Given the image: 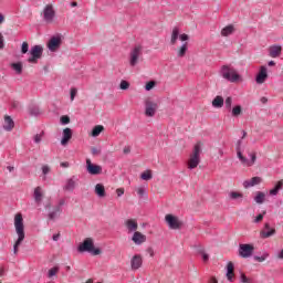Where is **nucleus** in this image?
I'll use <instances>...</instances> for the list:
<instances>
[{
    "label": "nucleus",
    "instance_id": "44",
    "mask_svg": "<svg viewBox=\"0 0 283 283\" xmlns=\"http://www.w3.org/2000/svg\"><path fill=\"white\" fill-rule=\"evenodd\" d=\"M119 90H129V82L122 80L119 84Z\"/></svg>",
    "mask_w": 283,
    "mask_h": 283
},
{
    "label": "nucleus",
    "instance_id": "10",
    "mask_svg": "<svg viewBox=\"0 0 283 283\" xmlns=\"http://www.w3.org/2000/svg\"><path fill=\"white\" fill-rule=\"evenodd\" d=\"M253 251H255V248L253 247V244H249V243H241L239 245V255L240 258H251V255H253Z\"/></svg>",
    "mask_w": 283,
    "mask_h": 283
},
{
    "label": "nucleus",
    "instance_id": "62",
    "mask_svg": "<svg viewBox=\"0 0 283 283\" xmlns=\"http://www.w3.org/2000/svg\"><path fill=\"white\" fill-rule=\"evenodd\" d=\"M261 103H263V105H264V104L269 103V99L266 97H261Z\"/></svg>",
    "mask_w": 283,
    "mask_h": 283
},
{
    "label": "nucleus",
    "instance_id": "26",
    "mask_svg": "<svg viewBox=\"0 0 283 283\" xmlns=\"http://www.w3.org/2000/svg\"><path fill=\"white\" fill-rule=\"evenodd\" d=\"M61 213H63V208L55 207L54 210L48 214V218L49 220H55L56 218H59V216H61Z\"/></svg>",
    "mask_w": 283,
    "mask_h": 283
},
{
    "label": "nucleus",
    "instance_id": "55",
    "mask_svg": "<svg viewBox=\"0 0 283 283\" xmlns=\"http://www.w3.org/2000/svg\"><path fill=\"white\" fill-rule=\"evenodd\" d=\"M277 193H280V190H277L275 187L270 190V196H277Z\"/></svg>",
    "mask_w": 283,
    "mask_h": 283
},
{
    "label": "nucleus",
    "instance_id": "56",
    "mask_svg": "<svg viewBox=\"0 0 283 283\" xmlns=\"http://www.w3.org/2000/svg\"><path fill=\"white\" fill-rule=\"evenodd\" d=\"M6 48V44L3 43V34L0 32V50H3Z\"/></svg>",
    "mask_w": 283,
    "mask_h": 283
},
{
    "label": "nucleus",
    "instance_id": "3",
    "mask_svg": "<svg viewBox=\"0 0 283 283\" xmlns=\"http://www.w3.org/2000/svg\"><path fill=\"white\" fill-rule=\"evenodd\" d=\"M220 75L230 83H238V81H240V74H238V71L231 65L221 66Z\"/></svg>",
    "mask_w": 283,
    "mask_h": 283
},
{
    "label": "nucleus",
    "instance_id": "32",
    "mask_svg": "<svg viewBox=\"0 0 283 283\" xmlns=\"http://www.w3.org/2000/svg\"><path fill=\"white\" fill-rule=\"evenodd\" d=\"M264 200H266V195L262 191H258L254 197L256 205H263Z\"/></svg>",
    "mask_w": 283,
    "mask_h": 283
},
{
    "label": "nucleus",
    "instance_id": "48",
    "mask_svg": "<svg viewBox=\"0 0 283 283\" xmlns=\"http://www.w3.org/2000/svg\"><path fill=\"white\" fill-rule=\"evenodd\" d=\"M49 172H50V166L43 165L42 166V174H43V176H48Z\"/></svg>",
    "mask_w": 283,
    "mask_h": 283
},
{
    "label": "nucleus",
    "instance_id": "52",
    "mask_svg": "<svg viewBox=\"0 0 283 283\" xmlns=\"http://www.w3.org/2000/svg\"><path fill=\"white\" fill-rule=\"evenodd\" d=\"M91 151H92V155H93V156H98V155H101V149H98V148H96V147H93Z\"/></svg>",
    "mask_w": 283,
    "mask_h": 283
},
{
    "label": "nucleus",
    "instance_id": "63",
    "mask_svg": "<svg viewBox=\"0 0 283 283\" xmlns=\"http://www.w3.org/2000/svg\"><path fill=\"white\" fill-rule=\"evenodd\" d=\"M60 237H61L60 234H53V240H54V242H57V240H59Z\"/></svg>",
    "mask_w": 283,
    "mask_h": 283
},
{
    "label": "nucleus",
    "instance_id": "49",
    "mask_svg": "<svg viewBox=\"0 0 283 283\" xmlns=\"http://www.w3.org/2000/svg\"><path fill=\"white\" fill-rule=\"evenodd\" d=\"M78 93V91L76 88H71V101H74V98H76V94Z\"/></svg>",
    "mask_w": 283,
    "mask_h": 283
},
{
    "label": "nucleus",
    "instance_id": "39",
    "mask_svg": "<svg viewBox=\"0 0 283 283\" xmlns=\"http://www.w3.org/2000/svg\"><path fill=\"white\" fill-rule=\"evenodd\" d=\"M29 114L30 116H39L41 114V109L39 108V106H31L29 108Z\"/></svg>",
    "mask_w": 283,
    "mask_h": 283
},
{
    "label": "nucleus",
    "instance_id": "4",
    "mask_svg": "<svg viewBox=\"0 0 283 283\" xmlns=\"http://www.w3.org/2000/svg\"><path fill=\"white\" fill-rule=\"evenodd\" d=\"M78 253H92L93 255H101V249L94 248V239L86 238L78 247Z\"/></svg>",
    "mask_w": 283,
    "mask_h": 283
},
{
    "label": "nucleus",
    "instance_id": "51",
    "mask_svg": "<svg viewBox=\"0 0 283 283\" xmlns=\"http://www.w3.org/2000/svg\"><path fill=\"white\" fill-rule=\"evenodd\" d=\"M42 138H43V135L36 134V135L34 136V143H36V144L41 143Z\"/></svg>",
    "mask_w": 283,
    "mask_h": 283
},
{
    "label": "nucleus",
    "instance_id": "16",
    "mask_svg": "<svg viewBox=\"0 0 283 283\" xmlns=\"http://www.w3.org/2000/svg\"><path fill=\"white\" fill-rule=\"evenodd\" d=\"M275 235V228H271V224L265 223L263 230L260 232V238L266 240V238H271Z\"/></svg>",
    "mask_w": 283,
    "mask_h": 283
},
{
    "label": "nucleus",
    "instance_id": "47",
    "mask_svg": "<svg viewBox=\"0 0 283 283\" xmlns=\"http://www.w3.org/2000/svg\"><path fill=\"white\" fill-rule=\"evenodd\" d=\"M60 120H61V124H62V125H69V123H70V116L63 115Z\"/></svg>",
    "mask_w": 283,
    "mask_h": 283
},
{
    "label": "nucleus",
    "instance_id": "50",
    "mask_svg": "<svg viewBox=\"0 0 283 283\" xmlns=\"http://www.w3.org/2000/svg\"><path fill=\"white\" fill-rule=\"evenodd\" d=\"M180 41H189V35L187 33H182L179 35Z\"/></svg>",
    "mask_w": 283,
    "mask_h": 283
},
{
    "label": "nucleus",
    "instance_id": "18",
    "mask_svg": "<svg viewBox=\"0 0 283 283\" xmlns=\"http://www.w3.org/2000/svg\"><path fill=\"white\" fill-rule=\"evenodd\" d=\"M262 184L261 177H252L251 179L243 181L244 189H251V187H255L256 185Z\"/></svg>",
    "mask_w": 283,
    "mask_h": 283
},
{
    "label": "nucleus",
    "instance_id": "13",
    "mask_svg": "<svg viewBox=\"0 0 283 283\" xmlns=\"http://www.w3.org/2000/svg\"><path fill=\"white\" fill-rule=\"evenodd\" d=\"M132 241L137 247H140V244H145V242H147V235L143 234L142 232H139L137 230V231L133 232Z\"/></svg>",
    "mask_w": 283,
    "mask_h": 283
},
{
    "label": "nucleus",
    "instance_id": "46",
    "mask_svg": "<svg viewBox=\"0 0 283 283\" xmlns=\"http://www.w3.org/2000/svg\"><path fill=\"white\" fill-rule=\"evenodd\" d=\"M30 49V45L28 44V42H23L22 43V48H21V52L23 54H28V50Z\"/></svg>",
    "mask_w": 283,
    "mask_h": 283
},
{
    "label": "nucleus",
    "instance_id": "25",
    "mask_svg": "<svg viewBox=\"0 0 283 283\" xmlns=\"http://www.w3.org/2000/svg\"><path fill=\"white\" fill-rule=\"evenodd\" d=\"M179 36H180V29H178V27H175L171 32L170 44L176 45V43H178Z\"/></svg>",
    "mask_w": 283,
    "mask_h": 283
},
{
    "label": "nucleus",
    "instance_id": "19",
    "mask_svg": "<svg viewBox=\"0 0 283 283\" xmlns=\"http://www.w3.org/2000/svg\"><path fill=\"white\" fill-rule=\"evenodd\" d=\"M3 129L6 132H12V129H14V119H12V117L9 115L4 116Z\"/></svg>",
    "mask_w": 283,
    "mask_h": 283
},
{
    "label": "nucleus",
    "instance_id": "53",
    "mask_svg": "<svg viewBox=\"0 0 283 283\" xmlns=\"http://www.w3.org/2000/svg\"><path fill=\"white\" fill-rule=\"evenodd\" d=\"M116 193H117V197L120 198V197L124 196V193H125V188H118V189L116 190Z\"/></svg>",
    "mask_w": 283,
    "mask_h": 283
},
{
    "label": "nucleus",
    "instance_id": "42",
    "mask_svg": "<svg viewBox=\"0 0 283 283\" xmlns=\"http://www.w3.org/2000/svg\"><path fill=\"white\" fill-rule=\"evenodd\" d=\"M59 273V266L51 268L48 273V277H54Z\"/></svg>",
    "mask_w": 283,
    "mask_h": 283
},
{
    "label": "nucleus",
    "instance_id": "9",
    "mask_svg": "<svg viewBox=\"0 0 283 283\" xmlns=\"http://www.w3.org/2000/svg\"><path fill=\"white\" fill-rule=\"evenodd\" d=\"M165 221L168 224L169 229L178 230L182 228V221L174 214H166Z\"/></svg>",
    "mask_w": 283,
    "mask_h": 283
},
{
    "label": "nucleus",
    "instance_id": "28",
    "mask_svg": "<svg viewBox=\"0 0 283 283\" xmlns=\"http://www.w3.org/2000/svg\"><path fill=\"white\" fill-rule=\"evenodd\" d=\"M233 270H234L233 262H228L226 275H227L229 282H233Z\"/></svg>",
    "mask_w": 283,
    "mask_h": 283
},
{
    "label": "nucleus",
    "instance_id": "60",
    "mask_svg": "<svg viewBox=\"0 0 283 283\" xmlns=\"http://www.w3.org/2000/svg\"><path fill=\"white\" fill-rule=\"evenodd\" d=\"M65 205V199H62L59 201V205L56 207H60V209H62V207Z\"/></svg>",
    "mask_w": 283,
    "mask_h": 283
},
{
    "label": "nucleus",
    "instance_id": "20",
    "mask_svg": "<svg viewBox=\"0 0 283 283\" xmlns=\"http://www.w3.org/2000/svg\"><path fill=\"white\" fill-rule=\"evenodd\" d=\"M74 189H76V176L67 179L64 186V191H74Z\"/></svg>",
    "mask_w": 283,
    "mask_h": 283
},
{
    "label": "nucleus",
    "instance_id": "43",
    "mask_svg": "<svg viewBox=\"0 0 283 283\" xmlns=\"http://www.w3.org/2000/svg\"><path fill=\"white\" fill-rule=\"evenodd\" d=\"M154 87H156V82H154V81H150V82L146 83V85H145L146 92H150V90H154Z\"/></svg>",
    "mask_w": 283,
    "mask_h": 283
},
{
    "label": "nucleus",
    "instance_id": "7",
    "mask_svg": "<svg viewBox=\"0 0 283 283\" xmlns=\"http://www.w3.org/2000/svg\"><path fill=\"white\" fill-rule=\"evenodd\" d=\"M140 56H143V45H135L129 53V65L130 67H136L138 65V61H140Z\"/></svg>",
    "mask_w": 283,
    "mask_h": 283
},
{
    "label": "nucleus",
    "instance_id": "37",
    "mask_svg": "<svg viewBox=\"0 0 283 283\" xmlns=\"http://www.w3.org/2000/svg\"><path fill=\"white\" fill-rule=\"evenodd\" d=\"M231 114L234 118H238V116L242 114V106L235 105L233 108H231Z\"/></svg>",
    "mask_w": 283,
    "mask_h": 283
},
{
    "label": "nucleus",
    "instance_id": "15",
    "mask_svg": "<svg viewBox=\"0 0 283 283\" xmlns=\"http://www.w3.org/2000/svg\"><path fill=\"white\" fill-rule=\"evenodd\" d=\"M124 226L127 230V233H135L136 231H138V221H136V219L125 220Z\"/></svg>",
    "mask_w": 283,
    "mask_h": 283
},
{
    "label": "nucleus",
    "instance_id": "41",
    "mask_svg": "<svg viewBox=\"0 0 283 283\" xmlns=\"http://www.w3.org/2000/svg\"><path fill=\"white\" fill-rule=\"evenodd\" d=\"M229 196H230L231 200H238L240 198H244V195H242L241 192H235V191L230 192Z\"/></svg>",
    "mask_w": 283,
    "mask_h": 283
},
{
    "label": "nucleus",
    "instance_id": "5",
    "mask_svg": "<svg viewBox=\"0 0 283 283\" xmlns=\"http://www.w3.org/2000/svg\"><path fill=\"white\" fill-rule=\"evenodd\" d=\"M200 154H202V147L200 146V143H197L193 146L192 154L188 160V169H196V167L200 165Z\"/></svg>",
    "mask_w": 283,
    "mask_h": 283
},
{
    "label": "nucleus",
    "instance_id": "17",
    "mask_svg": "<svg viewBox=\"0 0 283 283\" xmlns=\"http://www.w3.org/2000/svg\"><path fill=\"white\" fill-rule=\"evenodd\" d=\"M266 78H269V73L266 72V66H261L259 73L256 75L255 82L259 85H262V83H264L266 81Z\"/></svg>",
    "mask_w": 283,
    "mask_h": 283
},
{
    "label": "nucleus",
    "instance_id": "27",
    "mask_svg": "<svg viewBox=\"0 0 283 283\" xmlns=\"http://www.w3.org/2000/svg\"><path fill=\"white\" fill-rule=\"evenodd\" d=\"M187 50H189V43L185 42L177 51V56L182 59L187 55Z\"/></svg>",
    "mask_w": 283,
    "mask_h": 283
},
{
    "label": "nucleus",
    "instance_id": "1",
    "mask_svg": "<svg viewBox=\"0 0 283 283\" xmlns=\"http://www.w3.org/2000/svg\"><path fill=\"white\" fill-rule=\"evenodd\" d=\"M14 227H15V233L18 235V239L13 244V253L14 255H18L19 247H21V244L23 243V240H25V226L23 224V216L21 213L15 214Z\"/></svg>",
    "mask_w": 283,
    "mask_h": 283
},
{
    "label": "nucleus",
    "instance_id": "34",
    "mask_svg": "<svg viewBox=\"0 0 283 283\" xmlns=\"http://www.w3.org/2000/svg\"><path fill=\"white\" fill-rule=\"evenodd\" d=\"M33 198L35 202H41L43 200V193L41 192V187H36L34 189Z\"/></svg>",
    "mask_w": 283,
    "mask_h": 283
},
{
    "label": "nucleus",
    "instance_id": "59",
    "mask_svg": "<svg viewBox=\"0 0 283 283\" xmlns=\"http://www.w3.org/2000/svg\"><path fill=\"white\" fill-rule=\"evenodd\" d=\"M39 57H34V55H32L31 57H29V63H36V60H38Z\"/></svg>",
    "mask_w": 283,
    "mask_h": 283
},
{
    "label": "nucleus",
    "instance_id": "24",
    "mask_svg": "<svg viewBox=\"0 0 283 283\" xmlns=\"http://www.w3.org/2000/svg\"><path fill=\"white\" fill-rule=\"evenodd\" d=\"M70 140H72V130L70 128H64L61 145H66Z\"/></svg>",
    "mask_w": 283,
    "mask_h": 283
},
{
    "label": "nucleus",
    "instance_id": "61",
    "mask_svg": "<svg viewBox=\"0 0 283 283\" xmlns=\"http://www.w3.org/2000/svg\"><path fill=\"white\" fill-rule=\"evenodd\" d=\"M124 154H129L132 151V148L129 146L124 147Z\"/></svg>",
    "mask_w": 283,
    "mask_h": 283
},
{
    "label": "nucleus",
    "instance_id": "33",
    "mask_svg": "<svg viewBox=\"0 0 283 283\" xmlns=\"http://www.w3.org/2000/svg\"><path fill=\"white\" fill-rule=\"evenodd\" d=\"M234 28L233 25H227L221 30V36H231L233 34Z\"/></svg>",
    "mask_w": 283,
    "mask_h": 283
},
{
    "label": "nucleus",
    "instance_id": "12",
    "mask_svg": "<svg viewBox=\"0 0 283 283\" xmlns=\"http://www.w3.org/2000/svg\"><path fill=\"white\" fill-rule=\"evenodd\" d=\"M86 169L91 176H98L99 174H103V167L92 164V160L90 159H86Z\"/></svg>",
    "mask_w": 283,
    "mask_h": 283
},
{
    "label": "nucleus",
    "instance_id": "36",
    "mask_svg": "<svg viewBox=\"0 0 283 283\" xmlns=\"http://www.w3.org/2000/svg\"><path fill=\"white\" fill-rule=\"evenodd\" d=\"M223 105H224V108L227 109V112H231V107L233 105V97L228 96L226 98V101H223Z\"/></svg>",
    "mask_w": 283,
    "mask_h": 283
},
{
    "label": "nucleus",
    "instance_id": "29",
    "mask_svg": "<svg viewBox=\"0 0 283 283\" xmlns=\"http://www.w3.org/2000/svg\"><path fill=\"white\" fill-rule=\"evenodd\" d=\"M105 130V127L103 125H96L91 133V136H93V138H96L98 136H101V134Z\"/></svg>",
    "mask_w": 283,
    "mask_h": 283
},
{
    "label": "nucleus",
    "instance_id": "11",
    "mask_svg": "<svg viewBox=\"0 0 283 283\" xmlns=\"http://www.w3.org/2000/svg\"><path fill=\"white\" fill-rule=\"evenodd\" d=\"M61 35H54L49 40L48 49L50 50V52H56V50L61 48Z\"/></svg>",
    "mask_w": 283,
    "mask_h": 283
},
{
    "label": "nucleus",
    "instance_id": "30",
    "mask_svg": "<svg viewBox=\"0 0 283 283\" xmlns=\"http://www.w3.org/2000/svg\"><path fill=\"white\" fill-rule=\"evenodd\" d=\"M95 193L98 198H105V186H103V184H97L95 186Z\"/></svg>",
    "mask_w": 283,
    "mask_h": 283
},
{
    "label": "nucleus",
    "instance_id": "8",
    "mask_svg": "<svg viewBox=\"0 0 283 283\" xmlns=\"http://www.w3.org/2000/svg\"><path fill=\"white\" fill-rule=\"evenodd\" d=\"M156 112H158V103L151 101V99H146L145 101V116L148 118H154L156 116Z\"/></svg>",
    "mask_w": 283,
    "mask_h": 283
},
{
    "label": "nucleus",
    "instance_id": "23",
    "mask_svg": "<svg viewBox=\"0 0 283 283\" xmlns=\"http://www.w3.org/2000/svg\"><path fill=\"white\" fill-rule=\"evenodd\" d=\"M212 107L216 109H221V107H224V97L217 95L212 101Z\"/></svg>",
    "mask_w": 283,
    "mask_h": 283
},
{
    "label": "nucleus",
    "instance_id": "2",
    "mask_svg": "<svg viewBox=\"0 0 283 283\" xmlns=\"http://www.w3.org/2000/svg\"><path fill=\"white\" fill-rule=\"evenodd\" d=\"M237 156L240 163L245 167H253L255 165V160H258V156L255 155V153L250 154L251 159H248L247 157H244V155H242V139H239L237 142Z\"/></svg>",
    "mask_w": 283,
    "mask_h": 283
},
{
    "label": "nucleus",
    "instance_id": "40",
    "mask_svg": "<svg viewBox=\"0 0 283 283\" xmlns=\"http://www.w3.org/2000/svg\"><path fill=\"white\" fill-rule=\"evenodd\" d=\"M269 258V252H263L262 255H255V262H264Z\"/></svg>",
    "mask_w": 283,
    "mask_h": 283
},
{
    "label": "nucleus",
    "instance_id": "35",
    "mask_svg": "<svg viewBox=\"0 0 283 283\" xmlns=\"http://www.w3.org/2000/svg\"><path fill=\"white\" fill-rule=\"evenodd\" d=\"M11 67H12V70H14L15 74H22L23 73V64H21V62L12 63Z\"/></svg>",
    "mask_w": 283,
    "mask_h": 283
},
{
    "label": "nucleus",
    "instance_id": "22",
    "mask_svg": "<svg viewBox=\"0 0 283 283\" xmlns=\"http://www.w3.org/2000/svg\"><path fill=\"white\" fill-rule=\"evenodd\" d=\"M30 53L31 56H34V59H41V56H43V46L34 45L32 46Z\"/></svg>",
    "mask_w": 283,
    "mask_h": 283
},
{
    "label": "nucleus",
    "instance_id": "31",
    "mask_svg": "<svg viewBox=\"0 0 283 283\" xmlns=\"http://www.w3.org/2000/svg\"><path fill=\"white\" fill-rule=\"evenodd\" d=\"M137 196L140 200H147L148 195H147V188H145V186H142L139 188H137Z\"/></svg>",
    "mask_w": 283,
    "mask_h": 283
},
{
    "label": "nucleus",
    "instance_id": "21",
    "mask_svg": "<svg viewBox=\"0 0 283 283\" xmlns=\"http://www.w3.org/2000/svg\"><path fill=\"white\" fill-rule=\"evenodd\" d=\"M269 54L272 59H277V56H280V54H282V46L281 45L270 46Z\"/></svg>",
    "mask_w": 283,
    "mask_h": 283
},
{
    "label": "nucleus",
    "instance_id": "38",
    "mask_svg": "<svg viewBox=\"0 0 283 283\" xmlns=\"http://www.w3.org/2000/svg\"><path fill=\"white\" fill-rule=\"evenodd\" d=\"M142 180H151L154 178V175L151 174V170L148 169L140 175Z\"/></svg>",
    "mask_w": 283,
    "mask_h": 283
},
{
    "label": "nucleus",
    "instance_id": "6",
    "mask_svg": "<svg viewBox=\"0 0 283 283\" xmlns=\"http://www.w3.org/2000/svg\"><path fill=\"white\" fill-rule=\"evenodd\" d=\"M41 17L44 23H48V24L54 23V19H56V11L54 10V6L46 4L41 13Z\"/></svg>",
    "mask_w": 283,
    "mask_h": 283
},
{
    "label": "nucleus",
    "instance_id": "64",
    "mask_svg": "<svg viewBox=\"0 0 283 283\" xmlns=\"http://www.w3.org/2000/svg\"><path fill=\"white\" fill-rule=\"evenodd\" d=\"M7 169H8V171L12 172V171H14V166H8Z\"/></svg>",
    "mask_w": 283,
    "mask_h": 283
},
{
    "label": "nucleus",
    "instance_id": "45",
    "mask_svg": "<svg viewBox=\"0 0 283 283\" xmlns=\"http://www.w3.org/2000/svg\"><path fill=\"white\" fill-rule=\"evenodd\" d=\"M265 214H266V211H263V213L256 216L254 219V223L258 224V222H262V220H264Z\"/></svg>",
    "mask_w": 283,
    "mask_h": 283
},
{
    "label": "nucleus",
    "instance_id": "57",
    "mask_svg": "<svg viewBox=\"0 0 283 283\" xmlns=\"http://www.w3.org/2000/svg\"><path fill=\"white\" fill-rule=\"evenodd\" d=\"M201 255H202L203 262H209V254H207L206 252H202Z\"/></svg>",
    "mask_w": 283,
    "mask_h": 283
},
{
    "label": "nucleus",
    "instance_id": "54",
    "mask_svg": "<svg viewBox=\"0 0 283 283\" xmlns=\"http://www.w3.org/2000/svg\"><path fill=\"white\" fill-rule=\"evenodd\" d=\"M282 187H283V179L279 180L274 186V188H276L279 191L282 189Z\"/></svg>",
    "mask_w": 283,
    "mask_h": 283
},
{
    "label": "nucleus",
    "instance_id": "58",
    "mask_svg": "<svg viewBox=\"0 0 283 283\" xmlns=\"http://www.w3.org/2000/svg\"><path fill=\"white\" fill-rule=\"evenodd\" d=\"M60 167H63L64 169H67V167H70V163L69 161H62L60 164Z\"/></svg>",
    "mask_w": 283,
    "mask_h": 283
},
{
    "label": "nucleus",
    "instance_id": "14",
    "mask_svg": "<svg viewBox=\"0 0 283 283\" xmlns=\"http://www.w3.org/2000/svg\"><path fill=\"white\" fill-rule=\"evenodd\" d=\"M143 266V255L135 254L130 259V269L132 271H138Z\"/></svg>",
    "mask_w": 283,
    "mask_h": 283
}]
</instances>
